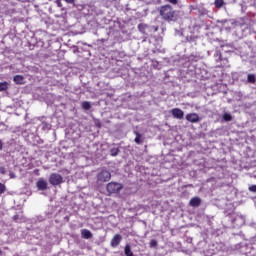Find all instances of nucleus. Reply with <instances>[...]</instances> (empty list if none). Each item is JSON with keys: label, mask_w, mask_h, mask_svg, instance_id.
Wrapping results in <instances>:
<instances>
[{"label": "nucleus", "mask_w": 256, "mask_h": 256, "mask_svg": "<svg viewBox=\"0 0 256 256\" xmlns=\"http://www.w3.org/2000/svg\"><path fill=\"white\" fill-rule=\"evenodd\" d=\"M121 241H123V237L121 236V234H116L112 238L110 245L111 247H119V244L121 243Z\"/></svg>", "instance_id": "nucleus-13"}, {"label": "nucleus", "mask_w": 256, "mask_h": 256, "mask_svg": "<svg viewBox=\"0 0 256 256\" xmlns=\"http://www.w3.org/2000/svg\"><path fill=\"white\" fill-rule=\"evenodd\" d=\"M109 153L111 155V157H117V155H119V153H121V150L119 148H110Z\"/></svg>", "instance_id": "nucleus-24"}, {"label": "nucleus", "mask_w": 256, "mask_h": 256, "mask_svg": "<svg viewBox=\"0 0 256 256\" xmlns=\"http://www.w3.org/2000/svg\"><path fill=\"white\" fill-rule=\"evenodd\" d=\"M214 5H215L216 9H221V7H223V5H225V0H215Z\"/></svg>", "instance_id": "nucleus-25"}, {"label": "nucleus", "mask_w": 256, "mask_h": 256, "mask_svg": "<svg viewBox=\"0 0 256 256\" xmlns=\"http://www.w3.org/2000/svg\"><path fill=\"white\" fill-rule=\"evenodd\" d=\"M233 2L240 5L242 11H245L247 7H256V0H233Z\"/></svg>", "instance_id": "nucleus-7"}, {"label": "nucleus", "mask_w": 256, "mask_h": 256, "mask_svg": "<svg viewBox=\"0 0 256 256\" xmlns=\"http://www.w3.org/2000/svg\"><path fill=\"white\" fill-rule=\"evenodd\" d=\"M124 255H126V256H135V254H133V251L131 250V245L127 244L125 246Z\"/></svg>", "instance_id": "nucleus-23"}, {"label": "nucleus", "mask_w": 256, "mask_h": 256, "mask_svg": "<svg viewBox=\"0 0 256 256\" xmlns=\"http://www.w3.org/2000/svg\"><path fill=\"white\" fill-rule=\"evenodd\" d=\"M166 3H171V5H177L179 3V0H165Z\"/></svg>", "instance_id": "nucleus-32"}, {"label": "nucleus", "mask_w": 256, "mask_h": 256, "mask_svg": "<svg viewBox=\"0 0 256 256\" xmlns=\"http://www.w3.org/2000/svg\"><path fill=\"white\" fill-rule=\"evenodd\" d=\"M81 235L83 239H91L93 237V233H91V231L87 229H82Z\"/></svg>", "instance_id": "nucleus-19"}, {"label": "nucleus", "mask_w": 256, "mask_h": 256, "mask_svg": "<svg viewBox=\"0 0 256 256\" xmlns=\"http://www.w3.org/2000/svg\"><path fill=\"white\" fill-rule=\"evenodd\" d=\"M213 57L216 61V63H222V65H227L229 63L227 55H225V52H222L221 49H216Z\"/></svg>", "instance_id": "nucleus-4"}, {"label": "nucleus", "mask_w": 256, "mask_h": 256, "mask_svg": "<svg viewBox=\"0 0 256 256\" xmlns=\"http://www.w3.org/2000/svg\"><path fill=\"white\" fill-rule=\"evenodd\" d=\"M49 183L54 186L61 185V183H63V176H61V174L52 173L49 177Z\"/></svg>", "instance_id": "nucleus-8"}, {"label": "nucleus", "mask_w": 256, "mask_h": 256, "mask_svg": "<svg viewBox=\"0 0 256 256\" xmlns=\"http://www.w3.org/2000/svg\"><path fill=\"white\" fill-rule=\"evenodd\" d=\"M222 121H225L226 123H229V121H233V115L228 112H224L222 114Z\"/></svg>", "instance_id": "nucleus-22"}, {"label": "nucleus", "mask_w": 256, "mask_h": 256, "mask_svg": "<svg viewBox=\"0 0 256 256\" xmlns=\"http://www.w3.org/2000/svg\"><path fill=\"white\" fill-rule=\"evenodd\" d=\"M160 15L164 21L171 23L177 21V12L169 4L160 7Z\"/></svg>", "instance_id": "nucleus-2"}, {"label": "nucleus", "mask_w": 256, "mask_h": 256, "mask_svg": "<svg viewBox=\"0 0 256 256\" xmlns=\"http://www.w3.org/2000/svg\"><path fill=\"white\" fill-rule=\"evenodd\" d=\"M111 180V172L107 170H102L97 174V184L103 185V183H107V181Z\"/></svg>", "instance_id": "nucleus-5"}, {"label": "nucleus", "mask_w": 256, "mask_h": 256, "mask_svg": "<svg viewBox=\"0 0 256 256\" xmlns=\"http://www.w3.org/2000/svg\"><path fill=\"white\" fill-rule=\"evenodd\" d=\"M41 124L39 127L42 129V131H50L52 125L49 123V120H47L46 117L42 116L40 117Z\"/></svg>", "instance_id": "nucleus-9"}, {"label": "nucleus", "mask_w": 256, "mask_h": 256, "mask_svg": "<svg viewBox=\"0 0 256 256\" xmlns=\"http://www.w3.org/2000/svg\"><path fill=\"white\" fill-rule=\"evenodd\" d=\"M13 81L14 83H16V85H23V81H25V78L21 75H16L13 77Z\"/></svg>", "instance_id": "nucleus-21"}, {"label": "nucleus", "mask_w": 256, "mask_h": 256, "mask_svg": "<svg viewBox=\"0 0 256 256\" xmlns=\"http://www.w3.org/2000/svg\"><path fill=\"white\" fill-rule=\"evenodd\" d=\"M123 189V184L119 182H110L106 186V190L111 193H119Z\"/></svg>", "instance_id": "nucleus-6"}, {"label": "nucleus", "mask_w": 256, "mask_h": 256, "mask_svg": "<svg viewBox=\"0 0 256 256\" xmlns=\"http://www.w3.org/2000/svg\"><path fill=\"white\" fill-rule=\"evenodd\" d=\"M248 189L251 193H256V185H251Z\"/></svg>", "instance_id": "nucleus-33"}, {"label": "nucleus", "mask_w": 256, "mask_h": 256, "mask_svg": "<svg viewBox=\"0 0 256 256\" xmlns=\"http://www.w3.org/2000/svg\"><path fill=\"white\" fill-rule=\"evenodd\" d=\"M189 205L190 207H199L201 205V198L199 197H193L190 201H189Z\"/></svg>", "instance_id": "nucleus-18"}, {"label": "nucleus", "mask_w": 256, "mask_h": 256, "mask_svg": "<svg viewBox=\"0 0 256 256\" xmlns=\"http://www.w3.org/2000/svg\"><path fill=\"white\" fill-rule=\"evenodd\" d=\"M251 227H253L254 229H256V223H252Z\"/></svg>", "instance_id": "nucleus-42"}, {"label": "nucleus", "mask_w": 256, "mask_h": 256, "mask_svg": "<svg viewBox=\"0 0 256 256\" xmlns=\"http://www.w3.org/2000/svg\"><path fill=\"white\" fill-rule=\"evenodd\" d=\"M246 83H249L250 85H255L256 75L255 74H247Z\"/></svg>", "instance_id": "nucleus-20"}, {"label": "nucleus", "mask_w": 256, "mask_h": 256, "mask_svg": "<svg viewBox=\"0 0 256 256\" xmlns=\"http://www.w3.org/2000/svg\"><path fill=\"white\" fill-rule=\"evenodd\" d=\"M36 187L38 191H47L48 183L43 178H40L36 183Z\"/></svg>", "instance_id": "nucleus-12"}, {"label": "nucleus", "mask_w": 256, "mask_h": 256, "mask_svg": "<svg viewBox=\"0 0 256 256\" xmlns=\"http://www.w3.org/2000/svg\"><path fill=\"white\" fill-rule=\"evenodd\" d=\"M102 43H105V39H101Z\"/></svg>", "instance_id": "nucleus-43"}, {"label": "nucleus", "mask_w": 256, "mask_h": 256, "mask_svg": "<svg viewBox=\"0 0 256 256\" xmlns=\"http://www.w3.org/2000/svg\"><path fill=\"white\" fill-rule=\"evenodd\" d=\"M151 249H157L158 242L155 239H152L149 243Z\"/></svg>", "instance_id": "nucleus-30"}, {"label": "nucleus", "mask_w": 256, "mask_h": 256, "mask_svg": "<svg viewBox=\"0 0 256 256\" xmlns=\"http://www.w3.org/2000/svg\"><path fill=\"white\" fill-rule=\"evenodd\" d=\"M148 31L149 33H157V31H159V26L148 25Z\"/></svg>", "instance_id": "nucleus-29"}, {"label": "nucleus", "mask_w": 256, "mask_h": 256, "mask_svg": "<svg viewBox=\"0 0 256 256\" xmlns=\"http://www.w3.org/2000/svg\"><path fill=\"white\" fill-rule=\"evenodd\" d=\"M224 221H230V227L233 229H241L245 225V216L235 213L224 211Z\"/></svg>", "instance_id": "nucleus-1"}, {"label": "nucleus", "mask_w": 256, "mask_h": 256, "mask_svg": "<svg viewBox=\"0 0 256 256\" xmlns=\"http://www.w3.org/2000/svg\"><path fill=\"white\" fill-rule=\"evenodd\" d=\"M201 27H204V29H207V25L202 24L201 26H199V28L201 29Z\"/></svg>", "instance_id": "nucleus-41"}, {"label": "nucleus", "mask_w": 256, "mask_h": 256, "mask_svg": "<svg viewBox=\"0 0 256 256\" xmlns=\"http://www.w3.org/2000/svg\"><path fill=\"white\" fill-rule=\"evenodd\" d=\"M9 89V82H0V92L7 91Z\"/></svg>", "instance_id": "nucleus-26"}, {"label": "nucleus", "mask_w": 256, "mask_h": 256, "mask_svg": "<svg viewBox=\"0 0 256 256\" xmlns=\"http://www.w3.org/2000/svg\"><path fill=\"white\" fill-rule=\"evenodd\" d=\"M116 24L119 25V22H117Z\"/></svg>", "instance_id": "nucleus-45"}, {"label": "nucleus", "mask_w": 256, "mask_h": 256, "mask_svg": "<svg viewBox=\"0 0 256 256\" xmlns=\"http://www.w3.org/2000/svg\"><path fill=\"white\" fill-rule=\"evenodd\" d=\"M249 61H250L251 65H256V46H253L251 48V52L249 55Z\"/></svg>", "instance_id": "nucleus-15"}, {"label": "nucleus", "mask_w": 256, "mask_h": 256, "mask_svg": "<svg viewBox=\"0 0 256 256\" xmlns=\"http://www.w3.org/2000/svg\"><path fill=\"white\" fill-rule=\"evenodd\" d=\"M253 239H256V237H255V238H253Z\"/></svg>", "instance_id": "nucleus-46"}, {"label": "nucleus", "mask_w": 256, "mask_h": 256, "mask_svg": "<svg viewBox=\"0 0 256 256\" xmlns=\"http://www.w3.org/2000/svg\"><path fill=\"white\" fill-rule=\"evenodd\" d=\"M3 251L0 249V255H2Z\"/></svg>", "instance_id": "nucleus-44"}, {"label": "nucleus", "mask_w": 256, "mask_h": 256, "mask_svg": "<svg viewBox=\"0 0 256 256\" xmlns=\"http://www.w3.org/2000/svg\"><path fill=\"white\" fill-rule=\"evenodd\" d=\"M0 173L1 175H5L7 173V169H5L3 166H0Z\"/></svg>", "instance_id": "nucleus-35"}, {"label": "nucleus", "mask_w": 256, "mask_h": 256, "mask_svg": "<svg viewBox=\"0 0 256 256\" xmlns=\"http://www.w3.org/2000/svg\"><path fill=\"white\" fill-rule=\"evenodd\" d=\"M252 26H253V29L256 31V22H253Z\"/></svg>", "instance_id": "nucleus-40"}, {"label": "nucleus", "mask_w": 256, "mask_h": 256, "mask_svg": "<svg viewBox=\"0 0 256 256\" xmlns=\"http://www.w3.org/2000/svg\"><path fill=\"white\" fill-rule=\"evenodd\" d=\"M220 51H221L222 53L229 54V53H233V52L235 51V48H233L232 45L226 44V45H222V46H221Z\"/></svg>", "instance_id": "nucleus-17"}, {"label": "nucleus", "mask_w": 256, "mask_h": 256, "mask_svg": "<svg viewBox=\"0 0 256 256\" xmlns=\"http://www.w3.org/2000/svg\"><path fill=\"white\" fill-rule=\"evenodd\" d=\"M56 5L57 7H63V3L61 2V0H56Z\"/></svg>", "instance_id": "nucleus-37"}, {"label": "nucleus", "mask_w": 256, "mask_h": 256, "mask_svg": "<svg viewBox=\"0 0 256 256\" xmlns=\"http://www.w3.org/2000/svg\"><path fill=\"white\" fill-rule=\"evenodd\" d=\"M66 1L67 3H69L70 5H73V3H75V0H64Z\"/></svg>", "instance_id": "nucleus-38"}, {"label": "nucleus", "mask_w": 256, "mask_h": 256, "mask_svg": "<svg viewBox=\"0 0 256 256\" xmlns=\"http://www.w3.org/2000/svg\"><path fill=\"white\" fill-rule=\"evenodd\" d=\"M138 31L142 33L143 35H148L149 33V25L145 23H141L138 25Z\"/></svg>", "instance_id": "nucleus-16"}, {"label": "nucleus", "mask_w": 256, "mask_h": 256, "mask_svg": "<svg viewBox=\"0 0 256 256\" xmlns=\"http://www.w3.org/2000/svg\"><path fill=\"white\" fill-rule=\"evenodd\" d=\"M5 191H7V186H5V184L0 182V195H3Z\"/></svg>", "instance_id": "nucleus-31"}, {"label": "nucleus", "mask_w": 256, "mask_h": 256, "mask_svg": "<svg viewBox=\"0 0 256 256\" xmlns=\"http://www.w3.org/2000/svg\"><path fill=\"white\" fill-rule=\"evenodd\" d=\"M218 25L220 26V31H226L227 33H231L233 29L236 27H239L241 24L239 21L235 19H222V20H217Z\"/></svg>", "instance_id": "nucleus-3"}, {"label": "nucleus", "mask_w": 256, "mask_h": 256, "mask_svg": "<svg viewBox=\"0 0 256 256\" xmlns=\"http://www.w3.org/2000/svg\"><path fill=\"white\" fill-rule=\"evenodd\" d=\"M186 121H189V123H199L201 117L197 113H190L186 115Z\"/></svg>", "instance_id": "nucleus-10"}, {"label": "nucleus", "mask_w": 256, "mask_h": 256, "mask_svg": "<svg viewBox=\"0 0 256 256\" xmlns=\"http://www.w3.org/2000/svg\"><path fill=\"white\" fill-rule=\"evenodd\" d=\"M13 221H15L16 223H21V220L19 219V214L13 216Z\"/></svg>", "instance_id": "nucleus-34"}, {"label": "nucleus", "mask_w": 256, "mask_h": 256, "mask_svg": "<svg viewBox=\"0 0 256 256\" xmlns=\"http://www.w3.org/2000/svg\"><path fill=\"white\" fill-rule=\"evenodd\" d=\"M198 13L200 16H205V15H209V10H207L204 7L199 8Z\"/></svg>", "instance_id": "nucleus-28"}, {"label": "nucleus", "mask_w": 256, "mask_h": 256, "mask_svg": "<svg viewBox=\"0 0 256 256\" xmlns=\"http://www.w3.org/2000/svg\"><path fill=\"white\" fill-rule=\"evenodd\" d=\"M171 114L174 119H183V117H185V112L179 108L172 109Z\"/></svg>", "instance_id": "nucleus-11"}, {"label": "nucleus", "mask_w": 256, "mask_h": 256, "mask_svg": "<svg viewBox=\"0 0 256 256\" xmlns=\"http://www.w3.org/2000/svg\"><path fill=\"white\" fill-rule=\"evenodd\" d=\"M3 149V141L0 140V151Z\"/></svg>", "instance_id": "nucleus-39"}, {"label": "nucleus", "mask_w": 256, "mask_h": 256, "mask_svg": "<svg viewBox=\"0 0 256 256\" xmlns=\"http://www.w3.org/2000/svg\"><path fill=\"white\" fill-rule=\"evenodd\" d=\"M9 177H10V179H16L17 178V176L14 174L13 171L9 172Z\"/></svg>", "instance_id": "nucleus-36"}, {"label": "nucleus", "mask_w": 256, "mask_h": 256, "mask_svg": "<svg viewBox=\"0 0 256 256\" xmlns=\"http://www.w3.org/2000/svg\"><path fill=\"white\" fill-rule=\"evenodd\" d=\"M82 109H84V111H89L91 109V102L84 101L82 103Z\"/></svg>", "instance_id": "nucleus-27"}, {"label": "nucleus", "mask_w": 256, "mask_h": 256, "mask_svg": "<svg viewBox=\"0 0 256 256\" xmlns=\"http://www.w3.org/2000/svg\"><path fill=\"white\" fill-rule=\"evenodd\" d=\"M134 135H136L134 142L136 145H143L145 141V137H143V134L139 133V131L134 130Z\"/></svg>", "instance_id": "nucleus-14"}]
</instances>
